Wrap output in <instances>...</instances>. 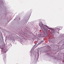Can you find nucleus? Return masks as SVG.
<instances>
[{
	"label": "nucleus",
	"mask_w": 64,
	"mask_h": 64,
	"mask_svg": "<svg viewBox=\"0 0 64 64\" xmlns=\"http://www.w3.org/2000/svg\"><path fill=\"white\" fill-rule=\"evenodd\" d=\"M44 42V41H43V40L42 41L40 42V43H42V42Z\"/></svg>",
	"instance_id": "obj_1"
},
{
	"label": "nucleus",
	"mask_w": 64,
	"mask_h": 64,
	"mask_svg": "<svg viewBox=\"0 0 64 64\" xmlns=\"http://www.w3.org/2000/svg\"><path fill=\"white\" fill-rule=\"evenodd\" d=\"M41 27H42L43 28V24H42Z\"/></svg>",
	"instance_id": "obj_2"
},
{
	"label": "nucleus",
	"mask_w": 64,
	"mask_h": 64,
	"mask_svg": "<svg viewBox=\"0 0 64 64\" xmlns=\"http://www.w3.org/2000/svg\"><path fill=\"white\" fill-rule=\"evenodd\" d=\"M43 33H45V32H44H44H43Z\"/></svg>",
	"instance_id": "obj_3"
},
{
	"label": "nucleus",
	"mask_w": 64,
	"mask_h": 64,
	"mask_svg": "<svg viewBox=\"0 0 64 64\" xmlns=\"http://www.w3.org/2000/svg\"><path fill=\"white\" fill-rule=\"evenodd\" d=\"M46 27H47V26H46Z\"/></svg>",
	"instance_id": "obj_4"
}]
</instances>
